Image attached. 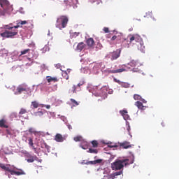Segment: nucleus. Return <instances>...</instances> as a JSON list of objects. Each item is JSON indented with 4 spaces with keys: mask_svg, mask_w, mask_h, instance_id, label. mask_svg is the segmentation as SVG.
Wrapping results in <instances>:
<instances>
[{
    "mask_svg": "<svg viewBox=\"0 0 179 179\" xmlns=\"http://www.w3.org/2000/svg\"><path fill=\"white\" fill-rule=\"evenodd\" d=\"M129 159H117L115 162L111 164L112 170H121L124 168V166H129L133 162L129 163Z\"/></svg>",
    "mask_w": 179,
    "mask_h": 179,
    "instance_id": "f257e3e1",
    "label": "nucleus"
},
{
    "mask_svg": "<svg viewBox=\"0 0 179 179\" xmlns=\"http://www.w3.org/2000/svg\"><path fill=\"white\" fill-rule=\"evenodd\" d=\"M136 41L137 43V48L141 52H143L145 51V45H143V40L141 37V36L138 34H134L130 38V43H132L133 41Z\"/></svg>",
    "mask_w": 179,
    "mask_h": 179,
    "instance_id": "f03ea898",
    "label": "nucleus"
},
{
    "mask_svg": "<svg viewBox=\"0 0 179 179\" xmlns=\"http://www.w3.org/2000/svg\"><path fill=\"white\" fill-rule=\"evenodd\" d=\"M0 10L3 13H10L13 10V6L8 0H0Z\"/></svg>",
    "mask_w": 179,
    "mask_h": 179,
    "instance_id": "7ed1b4c3",
    "label": "nucleus"
},
{
    "mask_svg": "<svg viewBox=\"0 0 179 179\" xmlns=\"http://www.w3.org/2000/svg\"><path fill=\"white\" fill-rule=\"evenodd\" d=\"M68 17L66 15H61L59 17L56 22V27L59 29V30H62V29H65L69 22Z\"/></svg>",
    "mask_w": 179,
    "mask_h": 179,
    "instance_id": "20e7f679",
    "label": "nucleus"
},
{
    "mask_svg": "<svg viewBox=\"0 0 179 179\" xmlns=\"http://www.w3.org/2000/svg\"><path fill=\"white\" fill-rule=\"evenodd\" d=\"M17 30H6L4 32L0 34L1 37L3 38H12V37H15V36H17Z\"/></svg>",
    "mask_w": 179,
    "mask_h": 179,
    "instance_id": "39448f33",
    "label": "nucleus"
},
{
    "mask_svg": "<svg viewBox=\"0 0 179 179\" xmlns=\"http://www.w3.org/2000/svg\"><path fill=\"white\" fill-rule=\"evenodd\" d=\"M120 55H121V49H117L115 51H113V52H110L109 54L110 61H115V59H118Z\"/></svg>",
    "mask_w": 179,
    "mask_h": 179,
    "instance_id": "423d86ee",
    "label": "nucleus"
},
{
    "mask_svg": "<svg viewBox=\"0 0 179 179\" xmlns=\"http://www.w3.org/2000/svg\"><path fill=\"white\" fill-rule=\"evenodd\" d=\"M25 157H27L28 159H27V162L28 163H33L35 160H38V157L36 155H31L29 152L25 151L24 152Z\"/></svg>",
    "mask_w": 179,
    "mask_h": 179,
    "instance_id": "0eeeda50",
    "label": "nucleus"
},
{
    "mask_svg": "<svg viewBox=\"0 0 179 179\" xmlns=\"http://www.w3.org/2000/svg\"><path fill=\"white\" fill-rule=\"evenodd\" d=\"M23 92H29V87L26 84H22L17 87V94H22Z\"/></svg>",
    "mask_w": 179,
    "mask_h": 179,
    "instance_id": "6e6552de",
    "label": "nucleus"
},
{
    "mask_svg": "<svg viewBox=\"0 0 179 179\" xmlns=\"http://www.w3.org/2000/svg\"><path fill=\"white\" fill-rule=\"evenodd\" d=\"M127 71L125 69H118L116 70H111L110 69H106L104 70V73L110 75V73H121V72H125Z\"/></svg>",
    "mask_w": 179,
    "mask_h": 179,
    "instance_id": "1a4fd4ad",
    "label": "nucleus"
},
{
    "mask_svg": "<svg viewBox=\"0 0 179 179\" xmlns=\"http://www.w3.org/2000/svg\"><path fill=\"white\" fill-rule=\"evenodd\" d=\"M113 81L115 82L116 83H118V85H120V86H122V87L128 88V87H129V86H131L129 85V83H125V82H121L120 80H118L115 78H113Z\"/></svg>",
    "mask_w": 179,
    "mask_h": 179,
    "instance_id": "9d476101",
    "label": "nucleus"
},
{
    "mask_svg": "<svg viewBox=\"0 0 179 179\" xmlns=\"http://www.w3.org/2000/svg\"><path fill=\"white\" fill-rule=\"evenodd\" d=\"M115 40L120 43V40H124V36L122 34H117L111 38V41H115Z\"/></svg>",
    "mask_w": 179,
    "mask_h": 179,
    "instance_id": "9b49d317",
    "label": "nucleus"
},
{
    "mask_svg": "<svg viewBox=\"0 0 179 179\" xmlns=\"http://www.w3.org/2000/svg\"><path fill=\"white\" fill-rule=\"evenodd\" d=\"M120 43H122V47H124V48H129V44H131L130 41H129L123 37V40H120Z\"/></svg>",
    "mask_w": 179,
    "mask_h": 179,
    "instance_id": "f8f14e48",
    "label": "nucleus"
},
{
    "mask_svg": "<svg viewBox=\"0 0 179 179\" xmlns=\"http://www.w3.org/2000/svg\"><path fill=\"white\" fill-rule=\"evenodd\" d=\"M10 173L11 174V176H24L25 174L24 171H23V170L22 169L18 171L11 169Z\"/></svg>",
    "mask_w": 179,
    "mask_h": 179,
    "instance_id": "ddd939ff",
    "label": "nucleus"
},
{
    "mask_svg": "<svg viewBox=\"0 0 179 179\" xmlns=\"http://www.w3.org/2000/svg\"><path fill=\"white\" fill-rule=\"evenodd\" d=\"M55 141H56V142H64V141H65V138H64L62 135L57 134L55 136Z\"/></svg>",
    "mask_w": 179,
    "mask_h": 179,
    "instance_id": "4468645a",
    "label": "nucleus"
},
{
    "mask_svg": "<svg viewBox=\"0 0 179 179\" xmlns=\"http://www.w3.org/2000/svg\"><path fill=\"white\" fill-rule=\"evenodd\" d=\"M87 44L88 45V47L93 48V47H94V39H93V38H88L87 40Z\"/></svg>",
    "mask_w": 179,
    "mask_h": 179,
    "instance_id": "2eb2a0df",
    "label": "nucleus"
},
{
    "mask_svg": "<svg viewBox=\"0 0 179 179\" xmlns=\"http://www.w3.org/2000/svg\"><path fill=\"white\" fill-rule=\"evenodd\" d=\"M120 146L123 148V149H129V148H132V146L129 144V142H124L120 144Z\"/></svg>",
    "mask_w": 179,
    "mask_h": 179,
    "instance_id": "dca6fc26",
    "label": "nucleus"
},
{
    "mask_svg": "<svg viewBox=\"0 0 179 179\" xmlns=\"http://www.w3.org/2000/svg\"><path fill=\"white\" fill-rule=\"evenodd\" d=\"M85 47H86V45L85 44V43L81 42L78 44L76 50L77 51H82V50H83Z\"/></svg>",
    "mask_w": 179,
    "mask_h": 179,
    "instance_id": "f3484780",
    "label": "nucleus"
},
{
    "mask_svg": "<svg viewBox=\"0 0 179 179\" xmlns=\"http://www.w3.org/2000/svg\"><path fill=\"white\" fill-rule=\"evenodd\" d=\"M0 128H9V126L6 124V120L5 119L0 120Z\"/></svg>",
    "mask_w": 179,
    "mask_h": 179,
    "instance_id": "a211bd4d",
    "label": "nucleus"
},
{
    "mask_svg": "<svg viewBox=\"0 0 179 179\" xmlns=\"http://www.w3.org/2000/svg\"><path fill=\"white\" fill-rule=\"evenodd\" d=\"M120 113L122 115V117H124V119L125 120H128L129 116H128V115H127L128 114L127 110H120Z\"/></svg>",
    "mask_w": 179,
    "mask_h": 179,
    "instance_id": "6ab92c4d",
    "label": "nucleus"
},
{
    "mask_svg": "<svg viewBox=\"0 0 179 179\" xmlns=\"http://www.w3.org/2000/svg\"><path fill=\"white\" fill-rule=\"evenodd\" d=\"M135 106L138 107V108H139L140 110H145V106H143V103H142V102L139 101H137L135 103Z\"/></svg>",
    "mask_w": 179,
    "mask_h": 179,
    "instance_id": "aec40b11",
    "label": "nucleus"
},
{
    "mask_svg": "<svg viewBox=\"0 0 179 179\" xmlns=\"http://www.w3.org/2000/svg\"><path fill=\"white\" fill-rule=\"evenodd\" d=\"M47 80L48 83H50V82H58V78L57 77H51V76H48L47 77Z\"/></svg>",
    "mask_w": 179,
    "mask_h": 179,
    "instance_id": "412c9836",
    "label": "nucleus"
},
{
    "mask_svg": "<svg viewBox=\"0 0 179 179\" xmlns=\"http://www.w3.org/2000/svg\"><path fill=\"white\" fill-rule=\"evenodd\" d=\"M0 167L3 170H5L6 171H8V173H10V171H12V169H10V168L7 167L6 166H5V164H3L2 163H0Z\"/></svg>",
    "mask_w": 179,
    "mask_h": 179,
    "instance_id": "4be33fe9",
    "label": "nucleus"
},
{
    "mask_svg": "<svg viewBox=\"0 0 179 179\" xmlns=\"http://www.w3.org/2000/svg\"><path fill=\"white\" fill-rule=\"evenodd\" d=\"M41 148L42 149H46L48 152H50V145H47V143L45 142H43L41 143Z\"/></svg>",
    "mask_w": 179,
    "mask_h": 179,
    "instance_id": "5701e85b",
    "label": "nucleus"
},
{
    "mask_svg": "<svg viewBox=\"0 0 179 179\" xmlns=\"http://www.w3.org/2000/svg\"><path fill=\"white\" fill-rule=\"evenodd\" d=\"M129 64H130V66H133V67L139 66V63L136 60H132L131 62H130Z\"/></svg>",
    "mask_w": 179,
    "mask_h": 179,
    "instance_id": "b1692460",
    "label": "nucleus"
},
{
    "mask_svg": "<svg viewBox=\"0 0 179 179\" xmlns=\"http://www.w3.org/2000/svg\"><path fill=\"white\" fill-rule=\"evenodd\" d=\"M69 93H76V86L75 85L72 86V88L69 89Z\"/></svg>",
    "mask_w": 179,
    "mask_h": 179,
    "instance_id": "393cba45",
    "label": "nucleus"
},
{
    "mask_svg": "<svg viewBox=\"0 0 179 179\" xmlns=\"http://www.w3.org/2000/svg\"><path fill=\"white\" fill-rule=\"evenodd\" d=\"M19 27H20V25L19 24V22H17V25L14 26V27H8L7 29L8 30H14V29H19Z\"/></svg>",
    "mask_w": 179,
    "mask_h": 179,
    "instance_id": "a878e982",
    "label": "nucleus"
},
{
    "mask_svg": "<svg viewBox=\"0 0 179 179\" xmlns=\"http://www.w3.org/2000/svg\"><path fill=\"white\" fill-rule=\"evenodd\" d=\"M87 152H88V153H94V155H97L99 151L96 149L90 148Z\"/></svg>",
    "mask_w": 179,
    "mask_h": 179,
    "instance_id": "bb28decb",
    "label": "nucleus"
},
{
    "mask_svg": "<svg viewBox=\"0 0 179 179\" xmlns=\"http://www.w3.org/2000/svg\"><path fill=\"white\" fill-rule=\"evenodd\" d=\"M30 52V49H25V50L21 51L20 57H22V55H24L25 54H28V52Z\"/></svg>",
    "mask_w": 179,
    "mask_h": 179,
    "instance_id": "cd10ccee",
    "label": "nucleus"
},
{
    "mask_svg": "<svg viewBox=\"0 0 179 179\" xmlns=\"http://www.w3.org/2000/svg\"><path fill=\"white\" fill-rule=\"evenodd\" d=\"M91 143H92L93 148H98V146H99V142H97V141H96V140L92 141L91 142Z\"/></svg>",
    "mask_w": 179,
    "mask_h": 179,
    "instance_id": "c85d7f7f",
    "label": "nucleus"
},
{
    "mask_svg": "<svg viewBox=\"0 0 179 179\" xmlns=\"http://www.w3.org/2000/svg\"><path fill=\"white\" fill-rule=\"evenodd\" d=\"M62 76L66 80H68V79H69V76L68 75V73L66 71H63Z\"/></svg>",
    "mask_w": 179,
    "mask_h": 179,
    "instance_id": "c756f323",
    "label": "nucleus"
},
{
    "mask_svg": "<svg viewBox=\"0 0 179 179\" xmlns=\"http://www.w3.org/2000/svg\"><path fill=\"white\" fill-rule=\"evenodd\" d=\"M28 142H29L28 143H29V146H31V148H34V143H33V138H29Z\"/></svg>",
    "mask_w": 179,
    "mask_h": 179,
    "instance_id": "7c9ffc66",
    "label": "nucleus"
},
{
    "mask_svg": "<svg viewBox=\"0 0 179 179\" xmlns=\"http://www.w3.org/2000/svg\"><path fill=\"white\" fill-rule=\"evenodd\" d=\"M80 148H82V149H84V150H86V149L89 148V145H87V142H85L84 144L80 145Z\"/></svg>",
    "mask_w": 179,
    "mask_h": 179,
    "instance_id": "2f4dec72",
    "label": "nucleus"
},
{
    "mask_svg": "<svg viewBox=\"0 0 179 179\" xmlns=\"http://www.w3.org/2000/svg\"><path fill=\"white\" fill-rule=\"evenodd\" d=\"M103 179H115L113 173L108 175V176H104Z\"/></svg>",
    "mask_w": 179,
    "mask_h": 179,
    "instance_id": "473e14b6",
    "label": "nucleus"
},
{
    "mask_svg": "<svg viewBox=\"0 0 179 179\" xmlns=\"http://www.w3.org/2000/svg\"><path fill=\"white\" fill-rule=\"evenodd\" d=\"M121 174H122V171L113 173V177L114 178H117V177H118V176H121Z\"/></svg>",
    "mask_w": 179,
    "mask_h": 179,
    "instance_id": "72a5a7b5",
    "label": "nucleus"
},
{
    "mask_svg": "<svg viewBox=\"0 0 179 179\" xmlns=\"http://www.w3.org/2000/svg\"><path fill=\"white\" fill-rule=\"evenodd\" d=\"M27 110L24 108H21L20 111L19 112L20 115H23V114H26Z\"/></svg>",
    "mask_w": 179,
    "mask_h": 179,
    "instance_id": "f704fd0d",
    "label": "nucleus"
},
{
    "mask_svg": "<svg viewBox=\"0 0 179 179\" xmlns=\"http://www.w3.org/2000/svg\"><path fill=\"white\" fill-rule=\"evenodd\" d=\"M31 104H32L34 108H38V103L37 101H32Z\"/></svg>",
    "mask_w": 179,
    "mask_h": 179,
    "instance_id": "c9c22d12",
    "label": "nucleus"
},
{
    "mask_svg": "<svg viewBox=\"0 0 179 179\" xmlns=\"http://www.w3.org/2000/svg\"><path fill=\"white\" fill-rule=\"evenodd\" d=\"M18 24L20 26V27H22V26H23V24H27V21L24 20V21H18Z\"/></svg>",
    "mask_w": 179,
    "mask_h": 179,
    "instance_id": "e433bc0d",
    "label": "nucleus"
},
{
    "mask_svg": "<svg viewBox=\"0 0 179 179\" xmlns=\"http://www.w3.org/2000/svg\"><path fill=\"white\" fill-rule=\"evenodd\" d=\"M43 115H44V113L42 111H38V112L35 113V115L36 117H43Z\"/></svg>",
    "mask_w": 179,
    "mask_h": 179,
    "instance_id": "4c0bfd02",
    "label": "nucleus"
},
{
    "mask_svg": "<svg viewBox=\"0 0 179 179\" xmlns=\"http://www.w3.org/2000/svg\"><path fill=\"white\" fill-rule=\"evenodd\" d=\"M70 101L73 104V106H79V103H78V101H76V100H75L73 99H71Z\"/></svg>",
    "mask_w": 179,
    "mask_h": 179,
    "instance_id": "58836bf2",
    "label": "nucleus"
},
{
    "mask_svg": "<svg viewBox=\"0 0 179 179\" xmlns=\"http://www.w3.org/2000/svg\"><path fill=\"white\" fill-rule=\"evenodd\" d=\"M134 100H141V99H142V96H141V95L139 94H134Z\"/></svg>",
    "mask_w": 179,
    "mask_h": 179,
    "instance_id": "ea45409f",
    "label": "nucleus"
},
{
    "mask_svg": "<svg viewBox=\"0 0 179 179\" xmlns=\"http://www.w3.org/2000/svg\"><path fill=\"white\" fill-rule=\"evenodd\" d=\"M10 117L11 118H17V113H15V112H13L11 114H10Z\"/></svg>",
    "mask_w": 179,
    "mask_h": 179,
    "instance_id": "a19ab883",
    "label": "nucleus"
},
{
    "mask_svg": "<svg viewBox=\"0 0 179 179\" xmlns=\"http://www.w3.org/2000/svg\"><path fill=\"white\" fill-rule=\"evenodd\" d=\"M74 141L76 142H80V141H82V137L81 136H76L74 137Z\"/></svg>",
    "mask_w": 179,
    "mask_h": 179,
    "instance_id": "79ce46f5",
    "label": "nucleus"
},
{
    "mask_svg": "<svg viewBox=\"0 0 179 179\" xmlns=\"http://www.w3.org/2000/svg\"><path fill=\"white\" fill-rule=\"evenodd\" d=\"M96 48H98V50H101V48H103V45H101V43H98L96 44Z\"/></svg>",
    "mask_w": 179,
    "mask_h": 179,
    "instance_id": "37998d69",
    "label": "nucleus"
},
{
    "mask_svg": "<svg viewBox=\"0 0 179 179\" xmlns=\"http://www.w3.org/2000/svg\"><path fill=\"white\" fill-rule=\"evenodd\" d=\"M103 31H104L105 33H109V32H110V30L108 29V27H104V28H103Z\"/></svg>",
    "mask_w": 179,
    "mask_h": 179,
    "instance_id": "c03bdc74",
    "label": "nucleus"
},
{
    "mask_svg": "<svg viewBox=\"0 0 179 179\" xmlns=\"http://www.w3.org/2000/svg\"><path fill=\"white\" fill-rule=\"evenodd\" d=\"M29 132L30 134H34V130H33V128H29Z\"/></svg>",
    "mask_w": 179,
    "mask_h": 179,
    "instance_id": "a18cd8bd",
    "label": "nucleus"
},
{
    "mask_svg": "<svg viewBox=\"0 0 179 179\" xmlns=\"http://www.w3.org/2000/svg\"><path fill=\"white\" fill-rule=\"evenodd\" d=\"M102 160L101 159H96L94 161L95 164H97V163H101Z\"/></svg>",
    "mask_w": 179,
    "mask_h": 179,
    "instance_id": "49530a36",
    "label": "nucleus"
},
{
    "mask_svg": "<svg viewBox=\"0 0 179 179\" xmlns=\"http://www.w3.org/2000/svg\"><path fill=\"white\" fill-rule=\"evenodd\" d=\"M94 2H96V5L100 4V2H101V0H95Z\"/></svg>",
    "mask_w": 179,
    "mask_h": 179,
    "instance_id": "de8ad7c7",
    "label": "nucleus"
},
{
    "mask_svg": "<svg viewBox=\"0 0 179 179\" xmlns=\"http://www.w3.org/2000/svg\"><path fill=\"white\" fill-rule=\"evenodd\" d=\"M45 107L48 110H50V108H51V106H50V105H45Z\"/></svg>",
    "mask_w": 179,
    "mask_h": 179,
    "instance_id": "09e8293b",
    "label": "nucleus"
},
{
    "mask_svg": "<svg viewBox=\"0 0 179 179\" xmlns=\"http://www.w3.org/2000/svg\"><path fill=\"white\" fill-rule=\"evenodd\" d=\"M88 164H96V163L94 162V161H90L88 162Z\"/></svg>",
    "mask_w": 179,
    "mask_h": 179,
    "instance_id": "8fccbe9b",
    "label": "nucleus"
},
{
    "mask_svg": "<svg viewBox=\"0 0 179 179\" xmlns=\"http://www.w3.org/2000/svg\"><path fill=\"white\" fill-rule=\"evenodd\" d=\"M55 66L57 68V69H59V68H61V64H56Z\"/></svg>",
    "mask_w": 179,
    "mask_h": 179,
    "instance_id": "3c124183",
    "label": "nucleus"
},
{
    "mask_svg": "<svg viewBox=\"0 0 179 179\" xmlns=\"http://www.w3.org/2000/svg\"><path fill=\"white\" fill-rule=\"evenodd\" d=\"M67 127H68L69 129H70V130L72 129V126L71 124H68Z\"/></svg>",
    "mask_w": 179,
    "mask_h": 179,
    "instance_id": "603ef678",
    "label": "nucleus"
},
{
    "mask_svg": "<svg viewBox=\"0 0 179 179\" xmlns=\"http://www.w3.org/2000/svg\"><path fill=\"white\" fill-rule=\"evenodd\" d=\"M64 3L66 4V3H68V0H64Z\"/></svg>",
    "mask_w": 179,
    "mask_h": 179,
    "instance_id": "864d4df0",
    "label": "nucleus"
},
{
    "mask_svg": "<svg viewBox=\"0 0 179 179\" xmlns=\"http://www.w3.org/2000/svg\"><path fill=\"white\" fill-rule=\"evenodd\" d=\"M78 86L80 87V86H82V84L78 83Z\"/></svg>",
    "mask_w": 179,
    "mask_h": 179,
    "instance_id": "5fc2aeb1",
    "label": "nucleus"
},
{
    "mask_svg": "<svg viewBox=\"0 0 179 179\" xmlns=\"http://www.w3.org/2000/svg\"><path fill=\"white\" fill-rule=\"evenodd\" d=\"M153 20H156V19L153 18Z\"/></svg>",
    "mask_w": 179,
    "mask_h": 179,
    "instance_id": "6e6d98bb",
    "label": "nucleus"
},
{
    "mask_svg": "<svg viewBox=\"0 0 179 179\" xmlns=\"http://www.w3.org/2000/svg\"><path fill=\"white\" fill-rule=\"evenodd\" d=\"M128 131H129V128L128 129Z\"/></svg>",
    "mask_w": 179,
    "mask_h": 179,
    "instance_id": "4d7b16f0",
    "label": "nucleus"
},
{
    "mask_svg": "<svg viewBox=\"0 0 179 179\" xmlns=\"http://www.w3.org/2000/svg\"><path fill=\"white\" fill-rule=\"evenodd\" d=\"M34 150H36V148H34Z\"/></svg>",
    "mask_w": 179,
    "mask_h": 179,
    "instance_id": "13d9d810",
    "label": "nucleus"
}]
</instances>
